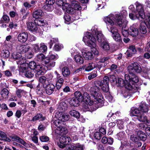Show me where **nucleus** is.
<instances>
[{"label": "nucleus", "instance_id": "c03bdc74", "mask_svg": "<svg viewBox=\"0 0 150 150\" xmlns=\"http://www.w3.org/2000/svg\"><path fill=\"white\" fill-rule=\"evenodd\" d=\"M137 134L140 140L143 141H145L146 140L147 136L143 132L140 131H139L137 133Z\"/></svg>", "mask_w": 150, "mask_h": 150}, {"label": "nucleus", "instance_id": "a211bd4d", "mask_svg": "<svg viewBox=\"0 0 150 150\" xmlns=\"http://www.w3.org/2000/svg\"><path fill=\"white\" fill-rule=\"evenodd\" d=\"M68 132L66 128L61 126L57 128L54 130V133L57 134L62 135L66 134Z\"/></svg>", "mask_w": 150, "mask_h": 150}, {"label": "nucleus", "instance_id": "6ab92c4d", "mask_svg": "<svg viewBox=\"0 0 150 150\" xmlns=\"http://www.w3.org/2000/svg\"><path fill=\"white\" fill-rule=\"evenodd\" d=\"M67 108V104L64 102H60L57 107L58 111L59 112H63L66 110Z\"/></svg>", "mask_w": 150, "mask_h": 150}, {"label": "nucleus", "instance_id": "6e6d98bb", "mask_svg": "<svg viewBox=\"0 0 150 150\" xmlns=\"http://www.w3.org/2000/svg\"><path fill=\"white\" fill-rule=\"evenodd\" d=\"M117 125L120 129H122L124 128L123 121L122 120H117Z\"/></svg>", "mask_w": 150, "mask_h": 150}, {"label": "nucleus", "instance_id": "ea45409f", "mask_svg": "<svg viewBox=\"0 0 150 150\" xmlns=\"http://www.w3.org/2000/svg\"><path fill=\"white\" fill-rule=\"evenodd\" d=\"M74 95V98L79 101V103L82 102L83 101V98L81 92L77 91L75 93Z\"/></svg>", "mask_w": 150, "mask_h": 150}, {"label": "nucleus", "instance_id": "338daca9", "mask_svg": "<svg viewBox=\"0 0 150 150\" xmlns=\"http://www.w3.org/2000/svg\"><path fill=\"white\" fill-rule=\"evenodd\" d=\"M109 58L108 57H104L100 60V61L102 64H106V66L109 61Z\"/></svg>", "mask_w": 150, "mask_h": 150}, {"label": "nucleus", "instance_id": "09e8293b", "mask_svg": "<svg viewBox=\"0 0 150 150\" xmlns=\"http://www.w3.org/2000/svg\"><path fill=\"white\" fill-rule=\"evenodd\" d=\"M134 132L129 133V134H127L128 135V137L131 141L133 142H136L137 141L138 139L137 137L134 134Z\"/></svg>", "mask_w": 150, "mask_h": 150}, {"label": "nucleus", "instance_id": "20e7f679", "mask_svg": "<svg viewBox=\"0 0 150 150\" xmlns=\"http://www.w3.org/2000/svg\"><path fill=\"white\" fill-rule=\"evenodd\" d=\"M83 40L86 45L91 47V51L95 55H98V52L95 48L96 40L91 33L87 32L84 34Z\"/></svg>", "mask_w": 150, "mask_h": 150}, {"label": "nucleus", "instance_id": "774afa93", "mask_svg": "<svg viewBox=\"0 0 150 150\" xmlns=\"http://www.w3.org/2000/svg\"><path fill=\"white\" fill-rule=\"evenodd\" d=\"M143 71L144 73L146 74H150V67H144L143 69Z\"/></svg>", "mask_w": 150, "mask_h": 150}, {"label": "nucleus", "instance_id": "bf43d9fd", "mask_svg": "<svg viewBox=\"0 0 150 150\" xmlns=\"http://www.w3.org/2000/svg\"><path fill=\"white\" fill-rule=\"evenodd\" d=\"M24 45L19 44L16 47V49L19 52L23 53Z\"/></svg>", "mask_w": 150, "mask_h": 150}, {"label": "nucleus", "instance_id": "49530a36", "mask_svg": "<svg viewBox=\"0 0 150 150\" xmlns=\"http://www.w3.org/2000/svg\"><path fill=\"white\" fill-rule=\"evenodd\" d=\"M69 114L71 116L78 119L80 116L79 113L75 110H72L69 112Z\"/></svg>", "mask_w": 150, "mask_h": 150}, {"label": "nucleus", "instance_id": "aec40b11", "mask_svg": "<svg viewBox=\"0 0 150 150\" xmlns=\"http://www.w3.org/2000/svg\"><path fill=\"white\" fill-rule=\"evenodd\" d=\"M62 8L63 10L68 13L73 14L74 13V9L71 8L70 4L66 2L62 6Z\"/></svg>", "mask_w": 150, "mask_h": 150}, {"label": "nucleus", "instance_id": "473e14b6", "mask_svg": "<svg viewBox=\"0 0 150 150\" xmlns=\"http://www.w3.org/2000/svg\"><path fill=\"white\" fill-rule=\"evenodd\" d=\"M71 6L75 10H80L81 9V7L80 6L79 3L76 1H72Z\"/></svg>", "mask_w": 150, "mask_h": 150}, {"label": "nucleus", "instance_id": "1a4fd4ad", "mask_svg": "<svg viewBox=\"0 0 150 150\" xmlns=\"http://www.w3.org/2000/svg\"><path fill=\"white\" fill-rule=\"evenodd\" d=\"M109 31L112 33V36L116 41L120 42L121 40L120 35L118 32V30L115 26L111 27L110 28L107 27Z\"/></svg>", "mask_w": 150, "mask_h": 150}, {"label": "nucleus", "instance_id": "f257e3e1", "mask_svg": "<svg viewBox=\"0 0 150 150\" xmlns=\"http://www.w3.org/2000/svg\"><path fill=\"white\" fill-rule=\"evenodd\" d=\"M109 79L108 77H104L103 80L101 81H97L95 82V86L91 87L90 92L91 96L94 98L99 97L100 93V88L98 86L101 87L102 90L105 92L108 91L109 89L108 86Z\"/></svg>", "mask_w": 150, "mask_h": 150}, {"label": "nucleus", "instance_id": "58836bf2", "mask_svg": "<svg viewBox=\"0 0 150 150\" xmlns=\"http://www.w3.org/2000/svg\"><path fill=\"white\" fill-rule=\"evenodd\" d=\"M69 103L72 106H77L79 104V101L76 98H73L69 99Z\"/></svg>", "mask_w": 150, "mask_h": 150}, {"label": "nucleus", "instance_id": "423d86ee", "mask_svg": "<svg viewBox=\"0 0 150 150\" xmlns=\"http://www.w3.org/2000/svg\"><path fill=\"white\" fill-rule=\"evenodd\" d=\"M36 59L38 61H42V63L49 69L54 67L55 65V62L54 61L50 60L49 57H45V55L42 53L37 56Z\"/></svg>", "mask_w": 150, "mask_h": 150}, {"label": "nucleus", "instance_id": "cd10ccee", "mask_svg": "<svg viewBox=\"0 0 150 150\" xmlns=\"http://www.w3.org/2000/svg\"><path fill=\"white\" fill-rule=\"evenodd\" d=\"M139 108L140 111L141 110L142 113L146 112L148 111V106L144 102L141 103Z\"/></svg>", "mask_w": 150, "mask_h": 150}, {"label": "nucleus", "instance_id": "4be33fe9", "mask_svg": "<svg viewBox=\"0 0 150 150\" xmlns=\"http://www.w3.org/2000/svg\"><path fill=\"white\" fill-rule=\"evenodd\" d=\"M82 53L83 57L87 60H91L93 58V56L92 53L85 50H83Z\"/></svg>", "mask_w": 150, "mask_h": 150}, {"label": "nucleus", "instance_id": "7ed1b4c3", "mask_svg": "<svg viewBox=\"0 0 150 150\" xmlns=\"http://www.w3.org/2000/svg\"><path fill=\"white\" fill-rule=\"evenodd\" d=\"M125 79L126 81V89L132 91L138 90V86L136 83L138 82L139 79L134 74H125Z\"/></svg>", "mask_w": 150, "mask_h": 150}, {"label": "nucleus", "instance_id": "bb28decb", "mask_svg": "<svg viewBox=\"0 0 150 150\" xmlns=\"http://www.w3.org/2000/svg\"><path fill=\"white\" fill-rule=\"evenodd\" d=\"M39 81L40 83L44 87H45L49 84V81L45 76H42L40 77Z\"/></svg>", "mask_w": 150, "mask_h": 150}, {"label": "nucleus", "instance_id": "e433bc0d", "mask_svg": "<svg viewBox=\"0 0 150 150\" xmlns=\"http://www.w3.org/2000/svg\"><path fill=\"white\" fill-rule=\"evenodd\" d=\"M100 47L103 50H108L110 49V47L108 42L106 41H103L100 44Z\"/></svg>", "mask_w": 150, "mask_h": 150}, {"label": "nucleus", "instance_id": "f8f14e48", "mask_svg": "<svg viewBox=\"0 0 150 150\" xmlns=\"http://www.w3.org/2000/svg\"><path fill=\"white\" fill-rule=\"evenodd\" d=\"M12 57L15 59H19L17 61V63L18 64L21 65L24 63V59L21 58L22 55L21 53L17 52H15L12 54Z\"/></svg>", "mask_w": 150, "mask_h": 150}, {"label": "nucleus", "instance_id": "0eeeda50", "mask_svg": "<svg viewBox=\"0 0 150 150\" xmlns=\"http://www.w3.org/2000/svg\"><path fill=\"white\" fill-rule=\"evenodd\" d=\"M29 67L30 69L35 70L36 77L40 75H42L44 74L42 65H37L36 63L34 62H29Z\"/></svg>", "mask_w": 150, "mask_h": 150}, {"label": "nucleus", "instance_id": "39448f33", "mask_svg": "<svg viewBox=\"0 0 150 150\" xmlns=\"http://www.w3.org/2000/svg\"><path fill=\"white\" fill-rule=\"evenodd\" d=\"M135 5L136 10L134 11V13L136 14V17L138 19L140 18L144 19L147 22L149 27L150 28V13H148L145 15L143 4L136 2Z\"/></svg>", "mask_w": 150, "mask_h": 150}, {"label": "nucleus", "instance_id": "13d9d810", "mask_svg": "<svg viewBox=\"0 0 150 150\" xmlns=\"http://www.w3.org/2000/svg\"><path fill=\"white\" fill-rule=\"evenodd\" d=\"M106 76L108 77V78L109 81H108V86L109 87L108 85H109V81H112V82H114L115 81V80L116 79V77H115V75H109L108 76H105L104 77H105Z\"/></svg>", "mask_w": 150, "mask_h": 150}, {"label": "nucleus", "instance_id": "6e6552de", "mask_svg": "<svg viewBox=\"0 0 150 150\" xmlns=\"http://www.w3.org/2000/svg\"><path fill=\"white\" fill-rule=\"evenodd\" d=\"M127 69L129 74H134L135 72L140 73L142 70L140 65L137 63H134L129 66L127 67Z\"/></svg>", "mask_w": 150, "mask_h": 150}, {"label": "nucleus", "instance_id": "4d7b16f0", "mask_svg": "<svg viewBox=\"0 0 150 150\" xmlns=\"http://www.w3.org/2000/svg\"><path fill=\"white\" fill-rule=\"evenodd\" d=\"M60 120H59V119H58L55 120H54L53 123L54 125L56 127H57V128H58L61 126L62 124L63 123L60 121Z\"/></svg>", "mask_w": 150, "mask_h": 150}, {"label": "nucleus", "instance_id": "a18cd8bd", "mask_svg": "<svg viewBox=\"0 0 150 150\" xmlns=\"http://www.w3.org/2000/svg\"><path fill=\"white\" fill-rule=\"evenodd\" d=\"M116 83L118 84V86L121 87L125 86L126 88V81L125 80V81L121 78H119L116 80Z\"/></svg>", "mask_w": 150, "mask_h": 150}, {"label": "nucleus", "instance_id": "9b49d317", "mask_svg": "<svg viewBox=\"0 0 150 150\" xmlns=\"http://www.w3.org/2000/svg\"><path fill=\"white\" fill-rule=\"evenodd\" d=\"M94 98V100L93 101L92 105L94 106L95 108H94V110H95L98 108L100 106L103 105V100L102 98L101 94L99 97Z\"/></svg>", "mask_w": 150, "mask_h": 150}, {"label": "nucleus", "instance_id": "c9c22d12", "mask_svg": "<svg viewBox=\"0 0 150 150\" xmlns=\"http://www.w3.org/2000/svg\"><path fill=\"white\" fill-rule=\"evenodd\" d=\"M95 63H91L88 64L85 67V70L89 71L96 67Z\"/></svg>", "mask_w": 150, "mask_h": 150}, {"label": "nucleus", "instance_id": "393cba45", "mask_svg": "<svg viewBox=\"0 0 150 150\" xmlns=\"http://www.w3.org/2000/svg\"><path fill=\"white\" fill-rule=\"evenodd\" d=\"M141 113H142L141 110L140 111L139 107L138 108L133 107L131 108L130 115L131 116H135L137 117L138 115H139Z\"/></svg>", "mask_w": 150, "mask_h": 150}, {"label": "nucleus", "instance_id": "f3484780", "mask_svg": "<svg viewBox=\"0 0 150 150\" xmlns=\"http://www.w3.org/2000/svg\"><path fill=\"white\" fill-rule=\"evenodd\" d=\"M11 138L13 141L20 143L25 147L28 148L30 146L29 144L25 142L23 139L18 137L14 136L13 137H11Z\"/></svg>", "mask_w": 150, "mask_h": 150}, {"label": "nucleus", "instance_id": "ddd939ff", "mask_svg": "<svg viewBox=\"0 0 150 150\" xmlns=\"http://www.w3.org/2000/svg\"><path fill=\"white\" fill-rule=\"evenodd\" d=\"M85 146L83 144L80 143L73 144H71L68 149L66 150H84Z\"/></svg>", "mask_w": 150, "mask_h": 150}, {"label": "nucleus", "instance_id": "2eb2a0df", "mask_svg": "<svg viewBox=\"0 0 150 150\" xmlns=\"http://www.w3.org/2000/svg\"><path fill=\"white\" fill-rule=\"evenodd\" d=\"M137 124L134 120L131 122L127 125V129L126 130V132L127 134H129V133L134 132L135 129H134V128H135Z\"/></svg>", "mask_w": 150, "mask_h": 150}, {"label": "nucleus", "instance_id": "864d4df0", "mask_svg": "<svg viewBox=\"0 0 150 150\" xmlns=\"http://www.w3.org/2000/svg\"><path fill=\"white\" fill-rule=\"evenodd\" d=\"M43 8L48 11H51L53 9V7L52 5L46 4L43 6Z\"/></svg>", "mask_w": 150, "mask_h": 150}, {"label": "nucleus", "instance_id": "9d476101", "mask_svg": "<svg viewBox=\"0 0 150 150\" xmlns=\"http://www.w3.org/2000/svg\"><path fill=\"white\" fill-rule=\"evenodd\" d=\"M27 28L29 30L34 33H41L39 26L36 25V21H35L34 23L30 22L28 23L27 24Z\"/></svg>", "mask_w": 150, "mask_h": 150}, {"label": "nucleus", "instance_id": "603ef678", "mask_svg": "<svg viewBox=\"0 0 150 150\" xmlns=\"http://www.w3.org/2000/svg\"><path fill=\"white\" fill-rule=\"evenodd\" d=\"M35 21H36V23L38 24V26L39 25L44 26L45 25H46L47 24L46 21H44L42 19L37 20Z\"/></svg>", "mask_w": 150, "mask_h": 150}, {"label": "nucleus", "instance_id": "dca6fc26", "mask_svg": "<svg viewBox=\"0 0 150 150\" xmlns=\"http://www.w3.org/2000/svg\"><path fill=\"white\" fill-rule=\"evenodd\" d=\"M55 116L57 119L63 122L68 121L69 118V116L68 115L62 112H59L57 115Z\"/></svg>", "mask_w": 150, "mask_h": 150}, {"label": "nucleus", "instance_id": "c756f323", "mask_svg": "<svg viewBox=\"0 0 150 150\" xmlns=\"http://www.w3.org/2000/svg\"><path fill=\"white\" fill-rule=\"evenodd\" d=\"M43 14V13L42 10H38L33 12V17L35 18H41Z\"/></svg>", "mask_w": 150, "mask_h": 150}, {"label": "nucleus", "instance_id": "2f4dec72", "mask_svg": "<svg viewBox=\"0 0 150 150\" xmlns=\"http://www.w3.org/2000/svg\"><path fill=\"white\" fill-rule=\"evenodd\" d=\"M137 119L140 122H146L147 124V122L149 120H148L147 117L144 115L143 113H141L139 115H138Z\"/></svg>", "mask_w": 150, "mask_h": 150}, {"label": "nucleus", "instance_id": "0e129e2a", "mask_svg": "<svg viewBox=\"0 0 150 150\" xmlns=\"http://www.w3.org/2000/svg\"><path fill=\"white\" fill-rule=\"evenodd\" d=\"M127 26V25L126 26ZM122 27V35L125 37H127L129 34L127 30L125 29L124 28H126V27L125 28H123V26H121ZM127 27V26H126Z\"/></svg>", "mask_w": 150, "mask_h": 150}, {"label": "nucleus", "instance_id": "412c9836", "mask_svg": "<svg viewBox=\"0 0 150 150\" xmlns=\"http://www.w3.org/2000/svg\"><path fill=\"white\" fill-rule=\"evenodd\" d=\"M45 91L46 93L50 95L54 91L55 89L54 86L52 83H49L45 87Z\"/></svg>", "mask_w": 150, "mask_h": 150}, {"label": "nucleus", "instance_id": "3c124183", "mask_svg": "<svg viewBox=\"0 0 150 150\" xmlns=\"http://www.w3.org/2000/svg\"><path fill=\"white\" fill-rule=\"evenodd\" d=\"M1 54L2 57L6 58L9 56L10 53L8 50H3L1 52Z\"/></svg>", "mask_w": 150, "mask_h": 150}, {"label": "nucleus", "instance_id": "f03ea898", "mask_svg": "<svg viewBox=\"0 0 150 150\" xmlns=\"http://www.w3.org/2000/svg\"><path fill=\"white\" fill-rule=\"evenodd\" d=\"M103 20L107 25V27L109 25L111 26L117 25L119 26H123L125 28L128 21L125 19H123L122 16L119 14H110L104 18Z\"/></svg>", "mask_w": 150, "mask_h": 150}, {"label": "nucleus", "instance_id": "a19ab883", "mask_svg": "<svg viewBox=\"0 0 150 150\" xmlns=\"http://www.w3.org/2000/svg\"><path fill=\"white\" fill-rule=\"evenodd\" d=\"M0 140H4L6 142H10L11 139L7 137L5 133L0 131Z\"/></svg>", "mask_w": 150, "mask_h": 150}, {"label": "nucleus", "instance_id": "680f3d73", "mask_svg": "<svg viewBox=\"0 0 150 150\" xmlns=\"http://www.w3.org/2000/svg\"><path fill=\"white\" fill-rule=\"evenodd\" d=\"M32 47L33 49L35 52H40V47L38 44H33Z\"/></svg>", "mask_w": 150, "mask_h": 150}, {"label": "nucleus", "instance_id": "79ce46f5", "mask_svg": "<svg viewBox=\"0 0 150 150\" xmlns=\"http://www.w3.org/2000/svg\"><path fill=\"white\" fill-rule=\"evenodd\" d=\"M23 72L25 73V76L28 78H31L33 77L34 74L32 72L31 70H27L25 68H24Z\"/></svg>", "mask_w": 150, "mask_h": 150}, {"label": "nucleus", "instance_id": "de8ad7c7", "mask_svg": "<svg viewBox=\"0 0 150 150\" xmlns=\"http://www.w3.org/2000/svg\"><path fill=\"white\" fill-rule=\"evenodd\" d=\"M49 56L51 60H50L53 61L52 60H55L59 58V56L57 54L53 53L52 52L50 51V52L49 53Z\"/></svg>", "mask_w": 150, "mask_h": 150}, {"label": "nucleus", "instance_id": "69168bd1", "mask_svg": "<svg viewBox=\"0 0 150 150\" xmlns=\"http://www.w3.org/2000/svg\"><path fill=\"white\" fill-rule=\"evenodd\" d=\"M95 65H96V67H98L99 69L102 67H104L106 66V64H102L100 61L97 63H95Z\"/></svg>", "mask_w": 150, "mask_h": 150}, {"label": "nucleus", "instance_id": "8fccbe9b", "mask_svg": "<svg viewBox=\"0 0 150 150\" xmlns=\"http://www.w3.org/2000/svg\"><path fill=\"white\" fill-rule=\"evenodd\" d=\"M47 47L45 44L43 43H41L40 44V52H44L47 51Z\"/></svg>", "mask_w": 150, "mask_h": 150}, {"label": "nucleus", "instance_id": "c85d7f7f", "mask_svg": "<svg viewBox=\"0 0 150 150\" xmlns=\"http://www.w3.org/2000/svg\"><path fill=\"white\" fill-rule=\"evenodd\" d=\"M146 24L145 22L144 21L142 22L140 25L139 30L142 33L145 34L147 32Z\"/></svg>", "mask_w": 150, "mask_h": 150}, {"label": "nucleus", "instance_id": "4c0bfd02", "mask_svg": "<svg viewBox=\"0 0 150 150\" xmlns=\"http://www.w3.org/2000/svg\"><path fill=\"white\" fill-rule=\"evenodd\" d=\"M62 74L63 76L67 77L70 74V71L67 67H64L62 69Z\"/></svg>", "mask_w": 150, "mask_h": 150}, {"label": "nucleus", "instance_id": "e2e57ef3", "mask_svg": "<svg viewBox=\"0 0 150 150\" xmlns=\"http://www.w3.org/2000/svg\"><path fill=\"white\" fill-rule=\"evenodd\" d=\"M97 76V71H94L91 73L88 76V78L89 80L95 78Z\"/></svg>", "mask_w": 150, "mask_h": 150}, {"label": "nucleus", "instance_id": "7c9ffc66", "mask_svg": "<svg viewBox=\"0 0 150 150\" xmlns=\"http://www.w3.org/2000/svg\"><path fill=\"white\" fill-rule=\"evenodd\" d=\"M97 37V40L98 42L101 43L103 41H105V38L104 35L101 32L98 33L96 35Z\"/></svg>", "mask_w": 150, "mask_h": 150}, {"label": "nucleus", "instance_id": "052dcab7", "mask_svg": "<svg viewBox=\"0 0 150 150\" xmlns=\"http://www.w3.org/2000/svg\"><path fill=\"white\" fill-rule=\"evenodd\" d=\"M40 140L42 142H46L49 140V138L45 136H40Z\"/></svg>", "mask_w": 150, "mask_h": 150}, {"label": "nucleus", "instance_id": "5701e85b", "mask_svg": "<svg viewBox=\"0 0 150 150\" xmlns=\"http://www.w3.org/2000/svg\"><path fill=\"white\" fill-rule=\"evenodd\" d=\"M135 25H133L130 27V31L129 34L133 37H136L139 34L138 29L135 27Z\"/></svg>", "mask_w": 150, "mask_h": 150}, {"label": "nucleus", "instance_id": "4468645a", "mask_svg": "<svg viewBox=\"0 0 150 150\" xmlns=\"http://www.w3.org/2000/svg\"><path fill=\"white\" fill-rule=\"evenodd\" d=\"M18 41L21 43L25 42L28 38V34L26 32H23L19 34L17 38Z\"/></svg>", "mask_w": 150, "mask_h": 150}, {"label": "nucleus", "instance_id": "b1692460", "mask_svg": "<svg viewBox=\"0 0 150 150\" xmlns=\"http://www.w3.org/2000/svg\"><path fill=\"white\" fill-rule=\"evenodd\" d=\"M137 52L136 50L135 46L131 45L129 46L128 50L127 51L126 53L128 57H131L133 54H135Z\"/></svg>", "mask_w": 150, "mask_h": 150}, {"label": "nucleus", "instance_id": "72a5a7b5", "mask_svg": "<svg viewBox=\"0 0 150 150\" xmlns=\"http://www.w3.org/2000/svg\"><path fill=\"white\" fill-rule=\"evenodd\" d=\"M75 61L79 64H82L84 62V59L79 54H77L74 56Z\"/></svg>", "mask_w": 150, "mask_h": 150}, {"label": "nucleus", "instance_id": "a878e982", "mask_svg": "<svg viewBox=\"0 0 150 150\" xmlns=\"http://www.w3.org/2000/svg\"><path fill=\"white\" fill-rule=\"evenodd\" d=\"M83 96V100L85 102L86 104L90 106L92 105L93 101H91L90 99V96L87 93H84Z\"/></svg>", "mask_w": 150, "mask_h": 150}, {"label": "nucleus", "instance_id": "5fc2aeb1", "mask_svg": "<svg viewBox=\"0 0 150 150\" xmlns=\"http://www.w3.org/2000/svg\"><path fill=\"white\" fill-rule=\"evenodd\" d=\"M63 47L62 45L58 43H56L54 46V49L56 51H59L61 50Z\"/></svg>", "mask_w": 150, "mask_h": 150}, {"label": "nucleus", "instance_id": "37998d69", "mask_svg": "<svg viewBox=\"0 0 150 150\" xmlns=\"http://www.w3.org/2000/svg\"><path fill=\"white\" fill-rule=\"evenodd\" d=\"M45 120V118L42 116V114L39 113L37 114L34 116L31 120V121L35 122L37 120H40L41 121H43Z\"/></svg>", "mask_w": 150, "mask_h": 150}, {"label": "nucleus", "instance_id": "f704fd0d", "mask_svg": "<svg viewBox=\"0 0 150 150\" xmlns=\"http://www.w3.org/2000/svg\"><path fill=\"white\" fill-rule=\"evenodd\" d=\"M9 91L7 89L4 88L1 91L0 94L4 99H6L8 98Z\"/></svg>", "mask_w": 150, "mask_h": 150}]
</instances>
